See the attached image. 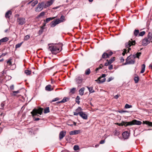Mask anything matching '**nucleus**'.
Segmentation results:
<instances>
[{"instance_id":"nucleus-50","label":"nucleus","mask_w":152,"mask_h":152,"mask_svg":"<svg viewBox=\"0 0 152 152\" xmlns=\"http://www.w3.org/2000/svg\"><path fill=\"white\" fill-rule=\"evenodd\" d=\"M107 62H106L104 64V66H108V65H110V64L109 63V62L108 61V60H107Z\"/></svg>"},{"instance_id":"nucleus-52","label":"nucleus","mask_w":152,"mask_h":152,"mask_svg":"<svg viewBox=\"0 0 152 152\" xmlns=\"http://www.w3.org/2000/svg\"><path fill=\"white\" fill-rule=\"evenodd\" d=\"M59 99L58 98H56L53 99L52 101L51 102H54L58 100Z\"/></svg>"},{"instance_id":"nucleus-18","label":"nucleus","mask_w":152,"mask_h":152,"mask_svg":"<svg viewBox=\"0 0 152 152\" xmlns=\"http://www.w3.org/2000/svg\"><path fill=\"white\" fill-rule=\"evenodd\" d=\"M12 14V12L10 10L8 11L7 12L5 15V17L7 18H10L11 15Z\"/></svg>"},{"instance_id":"nucleus-43","label":"nucleus","mask_w":152,"mask_h":152,"mask_svg":"<svg viewBox=\"0 0 152 152\" xmlns=\"http://www.w3.org/2000/svg\"><path fill=\"white\" fill-rule=\"evenodd\" d=\"M80 99V97L79 96H77L76 98V102L78 104H80V102L79 100Z\"/></svg>"},{"instance_id":"nucleus-45","label":"nucleus","mask_w":152,"mask_h":152,"mask_svg":"<svg viewBox=\"0 0 152 152\" xmlns=\"http://www.w3.org/2000/svg\"><path fill=\"white\" fill-rule=\"evenodd\" d=\"M73 149L74 150L77 151V150H78L79 149V148L78 146L77 145H75L74 146Z\"/></svg>"},{"instance_id":"nucleus-9","label":"nucleus","mask_w":152,"mask_h":152,"mask_svg":"<svg viewBox=\"0 0 152 152\" xmlns=\"http://www.w3.org/2000/svg\"><path fill=\"white\" fill-rule=\"evenodd\" d=\"M60 23V19L58 18L52 21L50 24V26L51 27H53Z\"/></svg>"},{"instance_id":"nucleus-12","label":"nucleus","mask_w":152,"mask_h":152,"mask_svg":"<svg viewBox=\"0 0 152 152\" xmlns=\"http://www.w3.org/2000/svg\"><path fill=\"white\" fill-rule=\"evenodd\" d=\"M106 75L105 74H102L101 77H99L98 79L99 81L101 83L104 82L105 81V78Z\"/></svg>"},{"instance_id":"nucleus-7","label":"nucleus","mask_w":152,"mask_h":152,"mask_svg":"<svg viewBox=\"0 0 152 152\" xmlns=\"http://www.w3.org/2000/svg\"><path fill=\"white\" fill-rule=\"evenodd\" d=\"M45 7V2H42L38 4L37 6L35 8V11L37 12H40L43 9V7Z\"/></svg>"},{"instance_id":"nucleus-25","label":"nucleus","mask_w":152,"mask_h":152,"mask_svg":"<svg viewBox=\"0 0 152 152\" xmlns=\"http://www.w3.org/2000/svg\"><path fill=\"white\" fill-rule=\"evenodd\" d=\"M9 40L8 38L7 37H4L0 40V42H4L8 41Z\"/></svg>"},{"instance_id":"nucleus-15","label":"nucleus","mask_w":152,"mask_h":152,"mask_svg":"<svg viewBox=\"0 0 152 152\" xmlns=\"http://www.w3.org/2000/svg\"><path fill=\"white\" fill-rule=\"evenodd\" d=\"M66 134V132L63 131H61L59 134V138L60 140L62 139L65 136Z\"/></svg>"},{"instance_id":"nucleus-17","label":"nucleus","mask_w":152,"mask_h":152,"mask_svg":"<svg viewBox=\"0 0 152 152\" xmlns=\"http://www.w3.org/2000/svg\"><path fill=\"white\" fill-rule=\"evenodd\" d=\"M83 80L82 77H78L75 79L76 81L77 84L81 83L82 82Z\"/></svg>"},{"instance_id":"nucleus-41","label":"nucleus","mask_w":152,"mask_h":152,"mask_svg":"<svg viewBox=\"0 0 152 152\" xmlns=\"http://www.w3.org/2000/svg\"><path fill=\"white\" fill-rule=\"evenodd\" d=\"M43 29H44L43 26H42L41 28V29L40 30H39V35L41 34L43 32Z\"/></svg>"},{"instance_id":"nucleus-4","label":"nucleus","mask_w":152,"mask_h":152,"mask_svg":"<svg viewBox=\"0 0 152 152\" xmlns=\"http://www.w3.org/2000/svg\"><path fill=\"white\" fill-rule=\"evenodd\" d=\"M135 57L132 55L128 56L126 59L125 64H133L135 62Z\"/></svg>"},{"instance_id":"nucleus-48","label":"nucleus","mask_w":152,"mask_h":152,"mask_svg":"<svg viewBox=\"0 0 152 152\" xmlns=\"http://www.w3.org/2000/svg\"><path fill=\"white\" fill-rule=\"evenodd\" d=\"M75 88H73L71 89L70 92L72 93V94H74L75 93Z\"/></svg>"},{"instance_id":"nucleus-21","label":"nucleus","mask_w":152,"mask_h":152,"mask_svg":"<svg viewBox=\"0 0 152 152\" xmlns=\"http://www.w3.org/2000/svg\"><path fill=\"white\" fill-rule=\"evenodd\" d=\"M85 90V88L84 87H83L79 90V92L80 95L82 96L83 95Z\"/></svg>"},{"instance_id":"nucleus-59","label":"nucleus","mask_w":152,"mask_h":152,"mask_svg":"<svg viewBox=\"0 0 152 152\" xmlns=\"http://www.w3.org/2000/svg\"><path fill=\"white\" fill-rule=\"evenodd\" d=\"M104 142H105L104 140H101L100 141V143L101 144H102L104 143Z\"/></svg>"},{"instance_id":"nucleus-46","label":"nucleus","mask_w":152,"mask_h":152,"mask_svg":"<svg viewBox=\"0 0 152 152\" xmlns=\"http://www.w3.org/2000/svg\"><path fill=\"white\" fill-rule=\"evenodd\" d=\"M30 38V36L28 35H26L24 38V41H27Z\"/></svg>"},{"instance_id":"nucleus-37","label":"nucleus","mask_w":152,"mask_h":152,"mask_svg":"<svg viewBox=\"0 0 152 152\" xmlns=\"http://www.w3.org/2000/svg\"><path fill=\"white\" fill-rule=\"evenodd\" d=\"M114 134L115 136H118L120 134V133L117 130H115L114 132Z\"/></svg>"},{"instance_id":"nucleus-47","label":"nucleus","mask_w":152,"mask_h":152,"mask_svg":"<svg viewBox=\"0 0 152 152\" xmlns=\"http://www.w3.org/2000/svg\"><path fill=\"white\" fill-rule=\"evenodd\" d=\"M22 44V43H18V44H16L15 45V48H20V46Z\"/></svg>"},{"instance_id":"nucleus-49","label":"nucleus","mask_w":152,"mask_h":152,"mask_svg":"<svg viewBox=\"0 0 152 152\" xmlns=\"http://www.w3.org/2000/svg\"><path fill=\"white\" fill-rule=\"evenodd\" d=\"M45 15V12H41L38 15V17H40L41 16H43Z\"/></svg>"},{"instance_id":"nucleus-60","label":"nucleus","mask_w":152,"mask_h":152,"mask_svg":"<svg viewBox=\"0 0 152 152\" xmlns=\"http://www.w3.org/2000/svg\"><path fill=\"white\" fill-rule=\"evenodd\" d=\"M120 60L121 62H123L124 61V59L122 57H121V58L120 59Z\"/></svg>"},{"instance_id":"nucleus-34","label":"nucleus","mask_w":152,"mask_h":152,"mask_svg":"<svg viewBox=\"0 0 152 152\" xmlns=\"http://www.w3.org/2000/svg\"><path fill=\"white\" fill-rule=\"evenodd\" d=\"M91 72L90 69L89 68L87 69L85 71V74L86 75H89Z\"/></svg>"},{"instance_id":"nucleus-2","label":"nucleus","mask_w":152,"mask_h":152,"mask_svg":"<svg viewBox=\"0 0 152 152\" xmlns=\"http://www.w3.org/2000/svg\"><path fill=\"white\" fill-rule=\"evenodd\" d=\"M141 124L142 122L141 121H137L136 120H134L130 122H123L119 124V126H122L124 125L125 126H128L132 125L134 124L140 125Z\"/></svg>"},{"instance_id":"nucleus-63","label":"nucleus","mask_w":152,"mask_h":152,"mask_svg":"<svg viewBox=\"0 0 152 152\" xmlns=\"http://www.w3.org/2000/svg\"><path fill=\"white\" fill-rule=\"evenodd\" d=\"M149 68H151L152 69V64H150L149 66Z\"/></svg>"},{"instance_id":"nucleus-19","label":"nucleus","mask_w":152,"mask_h":152,"mask_svg":"<svg viewBox=\"0 0 152 152\" xmlns=\"http://www.w3.org/2000/svg\"><path fill=\"white\" fill-rule=\"evenodd\" d=\"M51 87L50 85H47L45 87V90L47 91H50L53 89V88H51Z\"/></svg>"},{"instance_id":"nucleus-64","label":"nucleus","mask_w":152,"mask_h":152,"mask_svg":"<svg viewBox=\"0 0 152 152\" xmlns=\"http://www.w3.org/2000/svg\"><path fill=\"white\" fill-rule=\"evenodd\" d=\"M1 107H3L4 106V104L3 103H1Z\"/></svg>"},{"instance_id":"nucleus-26","label":"nucleus","mask_w":152,"mask_h":152,"mask_svg":"<svg viewBox=\"0 0 152 152\" xmlns=\"http://www.w3.org/2000/svg\"><path fill=\"white\" fill-rule=\"evenodd\" d=\"M109 58L107 52H105L104 53L102 56V58Z\"/></svg>"},{"instance_id":"nucleus-36","label":"nucleus","mask_w":152,"mask_h":152,"mask_svg":"<svg viewBox=\"0 0 152 152\" xmlns=\"http://www.w3.org/2000/svg\"><path fill=\"white\" fill-rule=\"evenodd\" d=\"M134 80L135 81V83H137L139 80V77L138 76L135 77H134Z\"/></svg>"},{"instance_id":"nucleus-29","label":"nucleus","mask_w":152,"mask_h":152,"mask_svg":"<svg viewBox=\"0 0 152 152\" xmlns=\"http://www.w3.org/2000/svg\"><path fill=\"white\" fill-rule=\"evenodd\" d=\"M86 87L88 89V90L90 93H94V91L92 87H88V86H86Z\"/></svg>"},{"instance_id":"nucleus-56","label":"nucleus","mask_w":152,"mask_h":152,"mask_svg":"<svg viewBox=\"0 0 152 152\" xmlns=\"http://www.w3.org/2000/svg\"><path fill=\"white\" fill-rule=\"evenodd\" d=\"M10 88L11 90H13L14 89V86L13 85L10 86Z\"/></svg>"},{"instance_id":"nucleus-28","label":"nucleus","mask_w":152,"mask_h":152,"mask_svg":"<svg viewBox=\"0 0 152 152\" xmlns=\"http://www.w3.org/2000/svg\"><path fill=\"white\" fill-rule=\"evenodd\" d=\"M50 112L49 108L48 107H47L44 109V113H47Z\"/></svg>"},{"instance_id":"nucleus-32","label":"nucleus","mask_w":152,"mask_h":152,"mask_svg":"<svg viewBox=\"0 0 152 152\" xmlns=\"http://www.w3.org/2000/svg\"><path fill=\"white\" fill-rule=\"evenodd\" d=\"M141 54V53L140 52H137L135 55H133L134 56L135 59L136 58H139V56H140Z\"/></svg>"},{"instance_id":"nucleus-13","label":"nucleus","mask_w":152,"mask_h":152,"mask_svg":"<svg viewBox=\"0 0 152 152\" xmlns=\"http://www.w3.org/2000/svg\"><path fill=\"white\" fill-rule=\"evenodd\" d=\"M81 133V131L80 130H75L71 131L69 132V134L70 135L77 134H80Z\"/></svg>"},{"instance_id":"nucleus-30","label":"nucleus","mask_w":152,"mask_h":152,"mask_svg":"<svg viewBox=\"0 0 152 152\" xmlns=\"http://www.w3.org/2000/svg\"><path fill=\"white\" fill-rule=\"evenodd\" d=\"M145 64H144L142 65V69L140 72L141 73H142L144 72V71H145Z\"/></svg>"},{"instance_id":"nucleus-16","label":"nucleus","mask_w":152,"mask_h":152,"mask_svg":"<svg viewBox=\"0 0 152 152\" xmlns=\"http://www.w3.org/2000/svg\"><path fill=\"white\" fill-rule=\"evenodd\" d=\"M53 2V0H50V1H47L45 4V8H46L48 7L51 5Z\"/></svg>"},{"instance_id":"nucleus-1","label":"nucleus","mask_w":152,"mask_h":152,"mask_svg":"<svg viewBox=\"0 0 152 152\" xmlns=\"http://www.w3.org/2000/svg\"><path fill=\"white\" fill-rule=\"evenodd\" d=\"M63 44L61 43L49 46L48 50L50 51L53 54H56L62 50Z\"/></svg>"},{"instance_id":"nucleus-20","label":"nucleus","mask_w":152,"mask_h":152,"mask_svg":"<svg viewBox=\"0 0 152 152\" xmlns=\"http://www.w3.org/2000/svg\"><path fill=\"white\" fill-rule=\"evenodd\" d=\"M69 100V98L64 97V99L61 101H59L57 102V104L62 103H64L66 102H67L68 100Z\"/></svg>"},{"instance_id":"nucleus-33","label":"nucleus","mask_w":152,"mask_h":152,"mask_svg":"<svg viewBox=\"0 0 152 152\" xmlns=\"http://www.w3.org/2000/svg\"><path fill=\"white\" fill-rule=\"evenodd\" d=\"M25 73L27 75H29L31 74V71L28 70H26L24 71Z\"/></svg>"},{"instance_id":"nucleus-62","label":"nucleus","mask_w":152,"mask_h":152,"mask_svg":"<svg viewBox=\"0 0 152 152\" xmlns=\"http://www.w3.org/2000/svg\"><path fill=\"white\" fill-rule=\"evenodd\" d=\"M40 120V118H35V120H34V121H38L39 120Z\"/></svg>"},{"instance_id":"nucleus-58","label":"nucleus","mask_w":152,"mask_h":152,"mask_svg":"<svg viewBox=\"0 0 152 152\" xmlns=\"http://www.w3.org/2000/svg\"><path fill=\"white\" fill-rule=\"evenodd\" d=\"M7 53H2L1 56H0V58H1V57H2V56H5L7 54Z\"/></svg>"},{"instance_id":"nucleus-42","label":"nucleus","mask_w":152,"mask_h":152,"mask_svg":"<svg viewBox=\"0 0 152 152\" xmlns=\"http://www.w3.org/2000/svg\"><path fill=\"white\" fill-rule=\"evenodd\" d=\"M106 52H107L108 57L111 56L113 54V52L111 51H107Z\"/></svg>"},{"instance_id":"nucleus-11","label":"nucleus","mask_w":152,"mask_h":152,"mask_svg":"<svg viewBox=\"0 0 152 152\" xmlns=\"http://www.w3.org/2000/svg\"><path fill=\"white\" fill-rule=\"evenodd\" d=\"M129 134L127 131H125L123 132L122 134V136L124 139H127L129 136Z\"/></svg>"},{"instance_id":"nucleus-24","label":"nucleus","mask_w":152,"mask_h":152,"mask_svg":"<svg viewBox=\"0 0 152 152\" xmlns=\"http://www.w3.org/2000/svg\"><path fill=\"white\" fill-rule=\"evenodd\" d=\"M32 1H31L29 2L28 4H29L30 3H31V5L32 7L34 6L36 4H38V1L37 0H36L34 1L33 2H32Z\"/></svg>"},{"instance_id":"nucleus-35","label":"nucleus","mask_w":152,"mask_h":152,"mask_svg":"<svg viewBox=\"0 0 152 152\" xmlns=\"http://www.w3.org/2000/svg\"><path fill=\"white\" fill-rule=\"evenodd\" d=\"M103 67V66L102 64H101L96 69L95 71H96L97 72L98 71L99 69H102V67Z\"/></svg>"},{"instance_id":"nucleus-14","label":"nucleus","mask_w":152,"mask_h":152,"mask_svg":"<svg viewBox=\"0 0 152 152\" xmlns=\"http://www.w3.org/2000/svg\"><path fill=\"white\" fill-rule=\"evenodd\" d=\"M79 115L84 119L86 120L88 119V115L83 112L80 113Z\"/></svg>"},{"instance_id":"nucleus-40","label":"nucleus","mask_w":152,"mask_h":152,"mask_svg":"<svg viewBox=\"0 0 152 152\" xmlns=\"http://www.w3.org/2000/svg\"><path fill=\"white\" fill-rule=\"evenodd\" d=\"M132 107V105H129L127 104H125L124 107V108L126 109Z\"/></svg>"},{"instance_id":"nucleus-10","label":"nucleus","mask_w":152,"mask_h":152,"mask_svg":"<svg viewBox=\"0 0 152 152\" xmlns=\"http://www.w3.org/2000/svg\"><path fill=\"white\" fill-rule=\"evenodd\" d=\"M82 109L80 107H78L76 109L75 112L74 113V115H80V113H81L82 111Z\"/></svg>"},{"instance_id":"nucleus-54","label":"nucleus","mask_w":152,"mask_h":152,"mask_svg":"<svg viewBox=\"0 0 152 152\" xmlns=\"http://www.w3.org/2000/svg\"><path fill=\"white\" fill-rule=\"evenodd\" d=\"M113 77H110L108 78V80H107V81L108 82H109L110 81H111V80H113Z\"/></svg>"},{"instance_id":"nucleus-61","label":"nucleus","mask_w":152,"mask_h":152,"mask_svg":"<svg viewBox=\"0 0 152 152\" xmlns=\"http://www.w3.org/2000/svg\"><path fill=\"white\" fill-rule=\"evenodd\" d=\"M128 112L127 111H123V110H122V111H121L120 112H119V113H125V112Z\"/></svg>"},{"instance_id":"nucleus-39","label":"nucleus","mask_w":152,"mask_h":152,"mask_svg":"<svg viewBox=\"0 0 152 152\" xmlns=\"http://www.w3.org/2000/svg\"><path fill=\"white\" fill-rule=\"evenodd\" d=\"M115 60V58L112 57L109 60H108V61L110 64L112 63Z\"/></svg>"},{"instance_id":"nucleus-57","label":"nucleus","mask_w":152,"mask_h":152,"mask_svg":"<svg viewBox=\"0 0 152 152\" xmlns=\"http://www.w3.org/2000/svg\"><path fill=\"white\" fill-rule=\"evenodd\" d=\"M120 96V95H119L118 94H117L114 96V98L115 99H117Z\"/></svg>"},{"instance_id":"nucleus-53","label":"nucleus","mask_w":152,"mask_h":152,"mask_svg":"<svg viewBox=\"0 0 152 152\" xmlns=\"http://www.w3.org/2000/svg\"><path fill=\"white\" fill-rule=\"evenodd\" d=\"M127 50L126 49H124V51L122 53V55L123 56H124L126 53Z\"/></svg>"},{"instance_id":"nucleus-22","label":"nucleus","mask_w":152,"mask_h":152,"mask_svg":"<svg viewBox=\"0 0 152 152\" xmlns=\"http://www.w3.org/2000/svg\"><path fill=\"white\" fill-rule=\"evenodd\" d=\"M143 123L144 124H145L148 125L149 126L152 127V122L148 121H143Z\"/></svg>"},{"instance_id":"nucleus-23","label":"nucleus","mask_w":152,"mask_h":152,"mask_svg":"<svg viewBox=\"0 0 152 152\" xmlns=\"http://www.w3.org/2000/svg\"><path fill=\"white\" fill-rule=\"evenodd\" d=\"M55 18V17H51H51L49 18H46V20H45V23H47L49 21H50V20L54 19Z\"/></svg>"},{"instance_id":"nucleus-3","label":"nucleus","mask_w":152,"mask_h":152,"mask_svg":"<svg viewBox=\"0 0 152 152\" xmlns=\"http://www.w3.org/2000/svg\"><path fill=\"white\" fill-rule=\"evenodd\" d=\"M152 39V37L149 33L147 37L145 38L142 40V45L143 46H146L149 44L151 41Z\"/></svg>"},{"instance_id":"nucleus-44","label":"nucleus","mask_w":152,"mask_h":152,"mask_svg":"<svg viewBox=\"0 0 152 152\" xmlns=\"http://www.w3.org/2000/svg\"><path fill=\"white\" fill-rule=\"evenodd\" d=\"M145 31H142L139 33V36H143L145 34Z\"/></svg>"},{"instance_id":"nucleus-8","label":"nucleus","mask_w":152,"mask_h":152,"mask_svg":"<svg viewBox=\"0 0 152 152\" xmlns=\"http://www.w3.org/2000/svg\"><path fill=\"white\" fill-rule=\"evenodd\" d=\"M17 22L18 25H23L26 23L25 19L23 17H19L17 19Z\"/></svg>"},{"instance_id":"nucleus-31","label":"nucleus","mask_w":152,"mask_h":152,"mask_svg":"<svg viewBox=\"0 0 152 152\" xmlns=\"http://www.w3.org/2000/svg\"><path fill=\"white\" fill-rule=\"evenodd\" d=\"M60 19V23L63 22L65 20V17L63 15H62Z\"/></svg>"},{"instance_id":"nucleus-27","label":"nucleus","mask_w":152,"mask_h":152,"mask_svg":"<svg viewBox=\"0 0 152 152\" xmlns=\"http://www.w3.org/2000/svg\"><path fill=\"white\" fill-rule=\"evenodd\" d=\"M139 31L138 30L135 29L134 31V36H137L139 35Z\"/></svg>"},{"instance_id":"nucleus-5","label":"nucleus","mask_w":152,"mask_h":152,"mask_svg":"<svg viewBox=\"0 0 152 152\" xmlns=\"http://www.w3.org/2000/svg\"><path fill=\"white\" fill-rule=\"evenodd\" d=\"M43 110V108L41 107H39L38 109L35 108L31 112V113L32 114L33 116L35 115L39 116V115H37V114H38L40 115H41L42 113Z\"/></svg>"},{"instance_id":"nucleus-38","label":"nucleus","mask_w":152,"mask_h":152,"mask_svg":"<svg viewBox=\"0 0 152 152\" xmlns=\"http://www.w3.org/2000/svg\"><path fill=\"white\" fill-rule=\"evenodd\" d=\"M12 59L10 58V59H9L8 60L7 62V64L9 65V66H12V63L11 62V60Z\"/></svg>"},{"instance_id":"nucleus-6","label":"nucleus","mask_w":152,"mask_h":152,"mask_svg":"<svg viewBox=\"0 0 152 152\" xmlns=\"http://www.w3.org/2000/svg\"><path fill=\"white\" fill-rule=\"evenodd\" d=\"M135 40L131 41L129 40L128 42H126L125 44L126 47V48H128V52H129L131 50L130 47L132 45H135Z\"/></svg>"},{"instance_id":"nucleus-51","label":"nucleus","mask_w":152,"mask_h":152,"mask_svg":"<svg viewBox=\"0 0 152 152\" xmlns=\"http://www.w3.org/2000/svg\"><path fill=\"white\" fill-rule=\"evenodd\" d=\"M19 93V91H13V95L14 96H15L16 95V94H18Z\"/></svg>"},{"instance_id":"nucleus-55","label":"nucleus","mask_w":152,"mask_h":152,"mask_svg":"<svg viewBox=\"0 0 152 152\" xmlns=\"http://www.w3.org/2000/svg\"><path fill=\"white\" fill-rule=\"evenodd\" d=\"M108 69L110 70H111L113 69V66L112 65H110L109 66Z\"/></svg>"}]
</instances>
